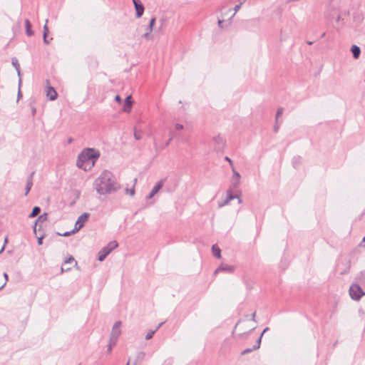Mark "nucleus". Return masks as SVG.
I'll return each instance as SVG.
<instances>
[{
	"mask_svg": "<svg viewBox=\"0 0 365 365\" xmlns=\"http://www.w3.org/2000/svg\"><path fill=\"white\" fill-rule=\"evenodd\" d=\"M94 189L99 195L111 194L120 189V185L115 181L113 174L104 170L93 183Z\"/></svg>",
	"mask_w": 365,
	"mask_h": 365,
	"instance_id": "nucleus-1",
	"label": "nucleus"
},
{
	"mask_svg": "<svg viewBox=\"0 0 365 365\" xmlns=\"http://www.w3.org/2000/svg\"><path fill=\"white\" fill-rule=\"evenodd\" d=\"M100 156V153L94 148H85L78 155L76 165L84 170H90Z\"/></svg>",
	"mask_w": 365,
	"mask_h": 365,
	"instance_id": "nucleus-2",
	"label": "nucleus"
},
{
	"mask_svg": "<svg viewBox=\"0 0 365 365\" xmlns=\"http://www.w3.org/2000/svg\"><path fill=\"white\" fill-rule=\"evenodd\" d=\"M349 294L352 299L359 300L364 292L359 284H353L349 288Z\"/></svg>",
	"mask_w": 365,
	"mask_h": 365,
	"instance_id": "nucleus-3",
	"label": "nucleus"
},
{
	"mask_svg": "<svg viewBox=\"0 0 365 365\" xmlns=\"http://www.w3.org/2000/svg\"><path fill=\"white\" fill-rule=\"evenodd\" d=\"M89 216H90V214L88 212H84L82 215H81L78 217V220L75 224V227H74L73 230L71 231V232L75 233V232H78V230H80L84 226V224L88 220Z\"/></svg>",
	"mask_w": 365,
	"mask_h": 365,
	"instance_id": "nucleus-4",
	"label": "nucleus"
},
{
	"mask_svg": "<svg viewBox=\"0 0 365 365\" xmlns=\"http://www.w3.org/2000/svg\"><path fill=\"white\" fill-rule=\"evenodd\" d=\"M121 322L117 321L115 322V324L113 326L110 339L113 340V341H118V339L119 336L121 335V330H120V326H121Z\"/></svg>",
	"mask_w": 365,
	"mask_h": 365,
	"instance_id": "nucleus-5",
	"label": "nucleus"
},
{
	"mask_svg": "<svg viewBox=\"0 0 365 365\" xmlns=\"http://www.w3.org/2000/svg\"><path fill=\"white\" fill-rule=\"evenodd\" d=\"M234 199H237L238 203H240V204L242 203L241 198L237 195H234L232 193V190L230 189L227 191V198L223 202H220L218 205V207H222L228 205L229 202Z\"/></svg>",
	"mask_w": 365,
	"mask_h": 365,
	"instance_id": "nucleus-6",
	"label": "nucleus"
},
{
	"mask_svg": "<svg viewBox=\"0 0 365 365\" xmlns=\"http://www.w3.org/2000/svg\"><path fill=\"white\" fill-rule=\"evenodd\" d=\"M69 264H74L75 265H77V262L72 256L64 261V263L61 267V272H68L71 270V267L68 266Z\"/></svg>",
	"mask_w": 365,
	"mask_h": 365,
	"instance_id": "nucleus-7",
	"label": "nucleus"
},
{
	"mask_svg": "<svg viewBox=\"0 0 365 365\" xmlns=\"http://www.w3.org/2000/svg\"><path fill=\"white\" fill-rule=\"evenodd\" d=\"M235 270L234 266L226 264H221L218 268L215 271L214 274H216L220 272H227L229 273H232Z\"/></svg>",
	"mask_w": 365,
	"mask_h": 365,
	"instance_id": "nucleus-8",
	"label": "nucleus"
},
{
	"mask_svg": "<svg viewBox=\"0 0 365 365\" xmlns=\"http://www.w3.org/2000/svg\"><path fill=\"white\" fill-rule=\"evenodd\" d=\"M212 141L215 143V150H220L224 145V139L220 135L215 136Z\"/></svg>",
	"mask_w": 365,
	"mask_h": 365,
	"instance_id": "nucleus-9",
	"label": "nucleus"
},
{
	"mask_svg": "<svg viewBox=\"0 0 365 365\" xmlns=\"http://www.w3.org/2000/svg\"><path fill=\"white\" fill-rule=\"evenodd\" d=\"M131 108H132L131 96H128L125 99L123 110L124 112L129 113L131 110Z\"/></svg>",
	"mask_w": 365,
	"mask_h": 365,
	"instance_id": "nucleus-10",
	"label": "nucleus"
},
{
	"mask_svg": "<svg viewBox=\"0 0 365 365\" xmlns=\"http://www.w3.org/2000/svg\"><path fill=\"white\" fill-rule=\"evenodd\" d=\"M46 96L51 101H54L57 98V93L53 87L48 86L46 91Z\"/></svg>",
	"mask_w": 365,
	"mask_h": 365,
	"instance_id": "nucleus-11",
	"label": "nucleus"
},
{
	"mask_svg": "<svg viewBox=\"0 0 365 365\" xmlns=\"http://www.w3.org/2000/svg\"><path fill=\"white\" fill-rule=\"evenodd\" d=\"M135 6V11H136V17L137 18H140L142 16V15L143 14V12H144V6L143 5L142 3H140V4H135V5H134Z\"/></svg>",
	"mask_w": 365,
	"mask_h": 365,
	"instance_id": "nucleus-12",
	"label": "nucleus"
},
{
	"mask_svg": "<svg viewBox=\"0 0 365 365\" xmlns=\"http://www.w3.org/2000/svg\"><path fill=\"white\" fill-rule=\"evenodd\" d=\"M351 51L352 53L353 57L355 59H358L361 54V49L356 45H352L351 47Z\"/></svg>",
	"mask_w": 365,
	"mask_h": 365,
	"instance_id": "nucleus-13",
	"label": "nucleus"
},
{
	"mask_svg": "<svg viewBox=\"0 0 365 365\" xmlns=\"http://www.w3.org/2000/svg\"><path fill=\"white\" fill-rule=\"evenodd\" d=\"M34 175V173H31L29 177L27 179L26 186V192L25 195H27L29 191L31 190V186L33 185V176Z\"/></svg>",
	"mask_w": 365,
	"mask_h": 365,
	"instance_id": "nucleus-14",
	"label": "nucleus"
},
{
	"mask_svg": "<svg viewBox=\"0 0 365 365\" xmlns=\"http://www.w3.org/2000/svg\"><path fill=\"white\" fill-rule=\"evenodd\" d=\"M110 253V252H109V250H107L105 247H103L98 252V260L100 262H103Z\"/></svg>",
	"mask_w": 365,
	"mask_h": 365,
	"instance_id": "nucleus-15",
	"label": "nucleus"
},
{
	"mask_svg": "<svg viewBox=\"0 0 365 365\" xmlns=\"http://www.w3.org/2000/svg\"><path fill=\"white\" fill-rule=\"evenodd\" d=\"M47 24H48V20L46 19V24L43 26V41L46 44H48L50 43V41L48 40V38H47V36L48 34V28Z\"/></svg>",
	"mask_w": 365,
	"mask_h": 365,
	"instance_id": "nucleus-16",
	"label": "nucleus"
},
{
	"mask_svg": "<svg viewBox=\"0 0 365 365\" xmlns=\"http://www.w3.org/2000/svg\"><path fill=\"white\" fill-rule=\"evenodd\" d=\"M163 184H164V181L163 180L156 182V184L154 185V187L151 191L153 192V195L157 194L159 192V190L163 187Z\"/></svg>",
	"mask_w": 365,
	"mask_h": 365,
	"instance_id": "nucleus-17",
	"label": "nucleus"
},
{
	"mask_svg": "<svg viewBox=\"0 0 365 365\" xmlns=\"http://www.w3.org/2000/svg\"><path fill=\"white\" fill-rule=\"evenodd\" d=\"M25 27H26V34L29 36H31L34 34L33 31L31 30V24L29 19L25 20Z\"/></svg>",
	"mask_w": 365,
	"mask_h": 365,
	"instance_id": "nucleus-18",
	"label": "nucleus"
},
{
	"mask_svg": "<svg viewBox=\"0 0 365 365\" xmlns=\"http://www.w3.org/2000/svg\"><path fill=\"white\" fill-rule=\"evenodd\" d=\"M212 255L217 259L221 257V250L217 247V245H213L212 246Z\"/></svg>",
	"mask_w": 365,
	"mask_h": 365,
	"instance_id": "nucleus-19",
	"label": "nucleus"
},
{
	"mask_svg": "<svg viewBox=\"0 0 365 365\" xmlns=\"http://www.w3.org/2000/svg\"><path fill=\"white\" fill-rule=\"evenodd\" d=\"M269 330V328L268 327H266L262 333L261 334L260 336L257 339L255 344L253 346V349H258L259 347H260V344H261V340H262V337L263 336V334L267 331Z\"/></svg>",
	"mask_w": 365,
	"mask_h": 365,
	"instance_id": "nucleus-20",
	"label": "nucleus"
},
{
	"mask_svg": "<svg viewBox=\"0 0 365 365\" xmlns=\"http://www.w3.org/2000/svg\"><path fill=\"white\" fill-rule=\"evenodd\" d=\"M118 244L116 241H112V242H110L107 246L104 247L107 250H109V252H111L112 250H113L114 249H115L116 247H118Z\"/></svg>",
	"mask_w": 365,
	"mask_h": 365,
	"instance_id": "nucleus-21",
	"label": "nucleus"
},
{
	"mask_svg": "<svg viewBox=\"0 0 365 365\" xmlns=\"http://www.w3.org/2000/svg\"><path fill=\"white\" fill-rule=\"evenodd\" d=\"M41 212V208L38 206H36L33 208L32 212L29 215V217L32 218L38 215Z\"/></svg>",
	"mask_w": 365,
	"mask_h": 365,
	"instance_id": "nucleus-22",
	"label": "nucleus"
},
{
	"mask_svg": "<svg viewBox=\"0 0 365 365\" xmlns=\"http://www.w3.org/2000/svg\"><path fill=\"white\" fill-rule=\"evenodd\" d=\"M145 356V352H143V351L138 352L136 354V357H135L136 359H135V362L134 365H136L137 362H140V361H143V359H144Z\"/></svg>",
	"mask_w": 365,
	"mask_h": 365,
	"instance_id": "nucleus-23",
	"label": "nucleus"
},
{
	"mask_svg": "<svg viewBox=\"0 0 365 365\" xmlns=\"http://www.w3.org/2000/svg\"><path fill=\"white\" fill-rule=\"evenodd\" d=\"M244 2H245V0H244V1H240L239 4H237V5L234 7V9H233V10H234V13H233V14L231 16V17L229 19V20H230H230H231V19L235 16V15L236 14V13H237V12L240 9V8H241V6H242V4H243Z\"/></svg>",
	"mask_w": 365,
	"mask_h": 365,
	"instance_id": "nucleus-24",
	"label": "nucleus"
},
{
	"mask_svg": "<svg viewBox=\"0 0 365 365\" xmlns=\"http://www.w3.org/2000/svg\"><path fill=\"white\" fill-rule=\"evenodd\" d=\"M47 219L46 213H44L43 215H41L37 220L36 221L35 226H34V232H36V227L37 226L38 222H41L45 221Z\"/></svg>",
	"mask_w": 365,
	"mask_h": 365,
	"instance_id": "nucleus-25",
	"label": "nucleus"
},
{
	"mask_svg": "<svg viewBox=\"0 0 365 365\" xmlns=\"http://www.w3.org/2000/svg\"><path fill=\"white\" fill-rule=\"evenodd\" d=\"M12 65L15 67L18 75L20 76V66L18 62V60L15 58H12Z\"/></svg>",
	"mask_w": 365,
	"mask_h": 365,
	"instance_id": "nucleus-26",
	"label": "nucleus"
},
{
	"mask_svg": "<svg viewBox=\"0 0 365 365\" xmlns=\"http://www.w3.org/2000/svg\"><path fill=\"white\" fill-rule=\"evenodd\" d=\"M155 17H153L150 20V22H149V24L146 29V31H150V32H152L153 31V26L155 25Z\"/></svg>",
	"mask_w": 365,
	"mask_h": 365,
	"instance_id": "nucleus-27",
	"label": "nucleus"
},
{
	"mask_svg": "<svg viewBox=\"0 0 365 365\" xmlns=\"http://www.w3.org/2000/svg\"><path fill=\"white\" fill-rule=\"evenodd\" d=\"M116 341H113V340L109 339L108 345V354H111L113 347L116 344Z\"/></svg>",
	"mask_w": 365,
	"mask_h": 365,
	"instance_id": "nucleus-28",
	"label": "nucleus"
},
{
	"mask_svg": "<svg viewBox=\"0 0 365 365\" xmlns=\"http://www.w3.org/2000/svg\"><path fill=\"white\" fill-rule=\"evenodd\" d=\"M155 331H156V330H150V331L147 333V334L145 335V339H146V340H149V339H150L153 336V335H154V334L155 333Z\"/></svg>",
	"mask_w": 365,
	"mask_h": 365,
	"instance_id": "nucleus-29",
	"label": "nucleus"
},
{
	"mask_svg": "<svg viewBox=\"0 0 365 365\" xmlns=\"http://www.w3.org/2000/svg\"><path fill=\"white\" fill-rule=\"evenodd\" d=\"M283 111H284L283 108H279L277 109V113H276V116H275V120L277 122H278V118L283 113Z\"/></svg>",
	"mask_w": 365,
	"mask_h": 365,
	"instance_id": "nucleus-30",
	"label": "nucleus"
},
{
	"mask_svg": "<svg viewBox=\"0 0 365 365\" xmlns=\"http://www.w3.org/2000/svg\"><path fill=\"white\" fill-rule=\"evenodd\" d=\"M232 172H233V178L240 180V173L237 171H236L233 167H232Z\"/></svg>",
	"mask_w": 365,
	"mask_h": 365,
	"instance_id": "nucleus-31",
	"label": "nucleus"
},
{
	"mask_svg": "<svg viewBox=\"0 0 365 365\" xmlns=\"http://www.w3.org/2000/svg\"><path fill=\"white\" fill-rule=\"evenodd\" d=\"M150 31H146V32L144 34L143 37L146 38L147 40H150L153 38V36L150 34Z\"/></svg>",
	"mask_w": 365,
	"mask_h": 365,
	"instance_id": "nucleus-32",
	"label": "nucleus"
},
{
	"mask_svg": "<svg viewBox=\"0 0 365 365\" xmlns=\"http://www.w3.org/2000/svg\"><path fill=\"white\" fill-rule=\"evenodd\" d=\"M125 193L128 194V195H130L131 196H133L134 194H135L134 187L133 188H130V189L126 188L125 189Z\"/></svg>",
	"mask_w": 365,
	"mask_h": 365,
	"instance_id": "nucleus-33",
	"label": "nucleus"
},
{
	"mask_svg": "<svg viewBox=\"0 0 365 365\" xmlns=\"http://www.w3.org/2000/svg\"><path fill=\"white\" fill-rule=\"evenodd\" d=\"M240 185V180H237L235 178H233V180H232V186L233 187H237Z\"/></svg>",
	"mask_w": 365,
	"mask_h": 365,
	"instance_id": "nucleus-34",
	"label": "nucleus"
},
{
	"mask_svg": "<svg viewBox=\"0 0 365 365\" xmlns=\"http://www.w3.org/2000/svg\"><path fill=\"white\" fill-rule=\"evenodd\" d=\"M134 138L135 140H140L142 138V135L140 133L135 132Z\"/></svg>",
	"mask_w": 365,
	"mask_h": 365,
	"instance_id": "nucleus-35",
	"label": "nucleus"
},
{
	"mask_svg": "<svg viewBox=\"0 0 365 365\" xmlns=\"http://www.w3.org/2000/svg\"><path fill=\"white\" fill-rule=\"evenodd\" d=\"M279 125H278V122H277V121L275 120V124H274V128H273V131H274V133H277V132H278V130H279Z\"/></svg>",
	"mask_w": 365,
	"mask_h": 365,
	"instance_id": "nucleus-36",
	"label": "nucleus"
},
{
	"mask_svg": "<svg viewBox=\"0 0 365 365\" xmlns=\"http://www.w3.org/2000/svg\"><path fill=\"white\" fill-rule=\"evenodd\" d=\"M253 347L252 349H245L244 351H242V354L245 355L246 354L250 353L253 351Z\"/></svg>",
	"mask_w": 365,
	"mask_h": 365,
	"instance_id": "nucleus-37",
	"label": "nucleus"
},
{
	"mask_svg": "<svg viewBox=\"0 0 365 365\" xmlns=\"http://www.w3.org/2000/svg\"><path fill=\"white\" fill-rule=\"evenodd\" d=\"M175 127L176 130H182L183 129V125L182 124L177 123V124H175Z\"/></svg>",
	"mask_w": 365,
	"mask_h": 365,
	"instance_id": "nucleus-38",
	"label": "nucleus"
},
{
	"mask_svg": "<svg viewBox=\"0 0 365 365\" xmlns=\"http://www.w3.org/2000/svg\"><path fill=\"white\" fill-rule=\"evenodd\" d=\"M173 135L170 136L169 139H168L167 142L165 143V146L167 147L169 145L170 141L173 140Z\"/></svg>",
	"mask_w": 365,
	"mask_h": 365,
	"instance_id": "nucleus-39",
	"label": "nucleus"
},
{
	"mask_svg": "<svg viewBox=\"0 0 365 365\" xmlns=\"http://www.w3.org/2000/svg\"><path fill=\"white\" fill-rule=\"evenodd\" d=\"M154 148H155V151L158 153L160 149V147L157 145L155 139H154Z\"/></svg>",
	"mask_w": 365,
	"mask_h": 365,
	"instance_id": "nucleus-40",
	"label": "nucleus"
},
{
	"mask_svg": "<svg viewBox=\"0 0 365 365\" xmlns=\"http://www.w3.org/2000/svg\"><path fill=\"white\" fill-rule=\"evenodd\" d=\"M223 22H224V21H223L222 20H220V19H219V20H218V22H217V24H218V26H219L220 28H221V29H222V28H223V26H222Z\"/></svg>",
	"mask_w": 365,
	"mask_h": 365,
	"instance_id": "nucleus-41",
	"label": "nucleus"
},
{
	"mask_svg": "<svg viewBox=\"0 0 365 365\" xmlns=\"http://www.w3.org/2000/svg\"><path fill=\"white\" fill-rule=\"evenodd\" d=\"M115 101L118 102V103H120L121 102V98L120 97V96L117 95L115 97Z\"/></svg>",
	"mask_w": 365,
	"mask_h": 365,
	"instance_id": "nucleus-42",
	"label": "nucleus"
},
{
	"mask_svg": "<svg viewBox=\"0 0 365 365\" xmlns=\"http://www.w3.org/2000/svg\"><path fill=\"white\" fill-rule=\"evenodd\" d=\"M6 242H7V238H5L4 244H6ZM4 248H5V245H4L3 247H1V249L0 250V254L4 250Z\"/></svg>",
	"mask_w": 365,
	"mask_h": 365,
	"instance_id": "nucleus-43",
	"label": "nucleus"
},
{
	"mask_svg": "<svg viewBox=\"0 0 365 365\" xmlns=\"http://www.w3.org/2000/svg\"><path fill=\"white\" fill-rule=\"evenodd\" d=\"M72 232H64L63 234H62L61 235L62 236H64V237H68L69 236Z\"/></svg>",
	"mask_w": 365,
	"mask_h": 365,
	"instance_id": "nucleus-44",
	"label": "nucleus"
},
{
	"mask_svg": "<svg viewBox=\"0 0 365 365\" xmlns=\"http://www.w3.org/2000/svg\"><path fill=\"white\" fill-rule=\"evenodd\" d=\"M225 160L228 161V162L230 163V164L232 166V160H230V158H228V157H227V156H226V157L225 158Z\"/></svg>",
	"mask_w": 365,
	"mask_h": 365,
	"instance_id": "nucleus-45",
	"label": "nucleus"
},
{
	"mask_svg": "<svg viewBox=\"0 0 365 365\" xmlns=\"http://www.w3.org/2000/svg\"><path fill=\"white\" fill-rule=\"evenodd\" d=\"M42 240H43V237H42L38 238V244L39 245H42Z\"/></svg>",
	"mask_w": 365,
	"mask_h": 365,
	"instance_id": "nucleus-46",
	"label": "nucleus"
},
{
	"mask_svg": "<svg viewBox=\"0 0 365 365\" xmlns=\"http://www.w3.org/2000/svg\"><path fill=\"white\" fill-rule=\"evenodd\" d=\"M155 195H153V192H150V193L148 195V198L151 199Z\"/></svg>",
	"mask_w": 365,
	"mask_h": 365,
	"instance_id": "nucleus-47",
	"label": "nucleus"
},
{
	"mask_svg": "<svg viewBox=\"0 0 365 365\" xmlns=\"http://www.w3.org/2000/svg\"><path fill=\"white\" fill-rule=\"evenodd\" d=\"M133 3L134 5H135V4H138V3L140 4L141 2L139 0H133Z\"/></svg>",
	"mask_w": 365,
	"mask_h": 365,
	"instance_id": "nucleus-48",
	"label": "nucleus"
},
{
	"mask_svg": "<svg viewBox=\"0 0 365 365\" xmlns=\"http://www.w3.org/2000/svg\"><path fill=\"white\" fill-rule=\"evenodd\" d=\"M4 277L5 278L6 281L8 280V278H9L8 274L5 272L4 273Z\"/></svg>",
	"mask_w": 365,
	"mask_h": 365,
	"instance_id": "nucleus-49",
	"label": "nucleus"
},
{
	"mask_svg": "<svg viewBox=\"0 0 365 365\" xmlns=\"http://www.w3.org/2000/svg\"><path fill=\"white\" fill-rule=\"evenodd\" d=\"M164 322H161L160 324H159V325L156 327V329L155 330H158L163 324Z\"/></svg>",
	"mask_w": 365,
	"mask_h": 365,
	"instance_id": "nucleus-50",
	"label": "nucleus"
},
{
	"mask_svg": "<svg viewBox=\"0 0 365 365\" xmlns=\"http://www.w3.org/2000/svg\"><path fill=\"white\" fill-rule=\"evenodd\" d=\"M35 114H36V108H32V115H34Z\"/></svg>",
	"mask_w": 365,
	"mask_h": 365,
	"instance_id": "nucleus-51",
	"label": "nucleus"
},
{
	"mask_svg": "<svg viewBox=\"0 0 365 365\" xmlns=\"http://www.w3.org/2000/svg\"><path fill=\"white\" fill-rule=\"evenodd\" d=\"M255 312L252 314V320L255 321Z\"/></svg>",
	"mask_w": 365,
	"mask_h": 365,
	"instance_id": "nucleus-52",
	"label": "nucleus"
},
{
	"mask_svg": "<svg viewBox=\"0 0 365 365\" xmlns=\"http://www.w3.org/2000/svg\"><path fill=\"white\" fill-rule=\"evenodd\" d=\"M21 96V91H20V88H19V92H18V98H19Z\"/></svg>",
	"mask_w": 365,
	"mask_h": 365,
	"instance_id": "nucleus-53",
	"label": "nucleus"
},
{
	"mask_svg": "<svg viewBox=\"0 0 365 365\" xmlns=\"http://www.w3.org/2000/svg\"><path fill=\"white\" fill-rule=\"evenodd\" d=\"M307 43L308 45H312L313 41H307Z\"/></svg>",
	"mask_w": 365,
	"mask_h": 365,
	"instance_id": "nucleus-54",
	"label": "nucleus"
},
{
	"mask_svg": "<svg viewBox=\"0 0 365 365\" xmlns=\"http://www.w3.org/2000/svg\"><path fill=\"white\" fill-rule=\"evenodd\" d=\"M76 197L78 198V196H79V192H77V191H76Z\"/></svg>",
	"mask_w": 365,
	"mask_h": 365,
	"instance_id": "nucleus-55",
	"label": "nucleus"
},
{
	"mask_svg": "<svg viewBox=\"0 0 365 365\" xmlns=\"http://www.w3.org/2000/svg\"><path fill=\"white\" fill-rule=\"evenodd\" d=\"M6 285V282L0 287V289H2Z\"/></svg>",
	"mask_w": 365,
	"mask_h": 365,
	"instance_id": "nucleus-56",
	"label": "nucleus"
},
{
	"mask_svg": "<svg viewBox=\"0 0 365 365\" xmlns=\"http://www.w3.org/2000/svg\"><path fill=\"white\" fill-rule=\"evenodd\" d=\"M21 80L19 79V86H21Z\"/></svg>",
	"mask_w": 365,
	"mask_h": 365,
	"instance_id": "nucleus-57",
	"label": "nucleus"
},
{
	"mask_svg": "<svg viewBox=\"0 0 365 365\" xmlns=\"http://www.w3.org/2000/svg\"><path fill=\"white\" fill-rule=\"evenodd\" d=\"M136 182H137V179H136V178H135V179H134V184H135V183H136Z\"/></svg>",
	"mask_w": 365,
	"mask_h": 365,
	"instance_id": "nucleus-58",
	"label": "nucleus"
},
{
	"mask_svg": "<svg viewBox=\"0 0 365 365\" xmlns=\"http://www.w3.org/2000/svg\"><path fill=\"white\" fill-rule=\"evenodd\" d=\"M324 36H325V33H323V34H322V37H324Z\"/></svg>",
	"mask_w": 365,
	"mask_h": 365,
	"instance_id": "nucleus-59",
	"label": "nucleus"
},
{
	"mask_svg": "<svg viewBox=\"0 0 365 365\" xmlns=\"http://www.w3.org/2000/svg\"><path fill=\"white\" fill-rule=\"evenodd\" d=\"M71 141H72V139H71V138H70V139H69V140H68V142H69V143H71Z\"/></svg>",
	"mask_w": 365,
	"mask_h": 365,
	"instance_id": "nucleus-60",
	"label": "nucleus"
},
{
	"mask_svg": "<svg viewBox=\"0 0 365 365\" xmlns=\"http://www.w3.org/2000/svg\"><path fill=\"white\" fill-rule=\"evenodd\" d=\"M362 241H363V242H365V236L364 237V238H363V240H362Z\"/></svg>",
	"mask_w": 365,
	"mask_h": 365,
	"instance_id": "nucleus-61",
	"label": "nucleus"
},
{
	"mask_svg": "<svg viewBox=\"0 0 365 365\" xmlns=\"http://www.w3.org/2000/svg\"><path fill=\"white\" fill-rule=\"evenodd\" d=\"M125 365H129V361Z\"/></svg>",
	"mask_w": 365,
	"mask_h": 365,
	"instance_id": "nucleus-62",
	"label": "nucleus"
},
{
	"mask_svg": "<svg viewBox=\"0 0 365 365\" xmlns=\"http://www.w3.org/2000/svg\"><path fill=\"white\" fill-rule=\"evenodd\" d=\"M364 81H365V79H364Z\"/></svg>",
	"mask_w": 365,
	"mask_h": 365,
	"instance_id": "nucleus-63",
	"label": "nucleus"
}]
</instances>
